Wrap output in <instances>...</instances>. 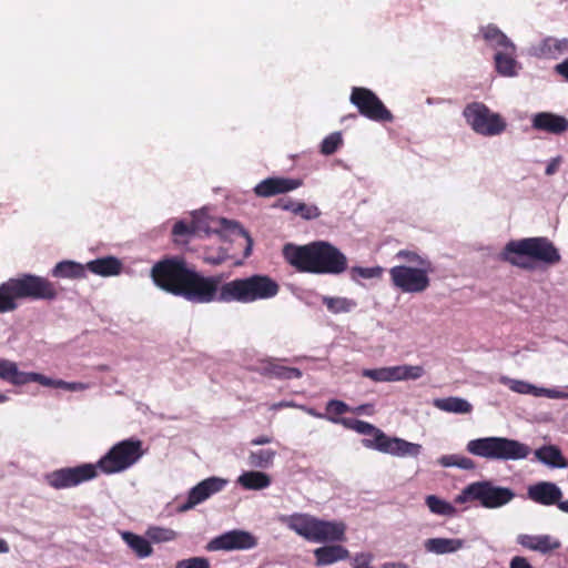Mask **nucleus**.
I'll list each match as a JSON object with an SVG mask.
<instances>
[{
	"label": "nucleus",
	"instance_id": "nucleus-63",
	"mask_svg": "<svg viewBox=\"0 0 568 568\" xmlns=\"http://www.w3.org/2000/svg\"><path fill=\"white\" fill-rule=\"evenodd\" d=\"M8 400L9 396L0 392V404L7 403Z\"/></svg>",
	"mask_w": 568,
	"mask_h": 568
},
{
	"label": "nucleus",
	"instance_id": "nucleus-22",
	"mask_svg": "<svg viewBox=\"0 0 568 568\" xmlns=\"http://www.w3.org/2000/svg\"><path fill=\"white\" fill-rule=\"evenodd\" d=\"M315 519V516L305 513L280 515L277 517L282 525L308 541H312L313 538Z\"/></svg>",
	"mask_w": 568,
	"mask_h": 568
},
{
	"label": "nucleus",
	"instance_id": "nucleus-15",
	"mask_svg": "<svg viewBox=\"0 0 568 568\" xmlns=\"http://www.w3.org/2000/svg\"><path fill=\"white\" fill-rule=\"evenodd\" d=\"M425 371L419 365H397L379 368H365L362 372L367 377L377 383L415 381L424 375Z\"/></svg>",
	"mask_w": 568,
	"mask_h": 568
},
{
	"label": "nucleus",
	"instance_id": "nucleus-43",
	"mask_svg": "<svg viewBox=\"0 0 568 568\" xmlns=\"http://www.w3.org/2000/svg\"><path fill=\"white\" fill-rule=\"evenodd\" d=\"M343 145V135L341 132H333L324 138L320 150L324 155L334 154Z\"/></svg>",
	"mask_w": 568,
	"mask_h": 568
},
{
	"label": "nucleus",
	"instance_id": "nucleus-16",
	"mask_svg": "<svg viewBox=\"0 0 568 568\" xmlns=\"http://www.w3.org/2000/svg\"><path fill=\"white\" fill-rule=\"evenodd\" d=\"M257 545V539L248 531L234 529L219 535L206 545L207 551L248 550Z\"/></svg>",
	"mask_w": 568,
	"mask_h": 568
},
{
	"label": "nucleus",
	"instance_id": "nucleus-36",
	"mask_svg": "<svg viewBox=\"0 0 568 568\" xmlns=\"http://www.w3.org/2000/svg\"><path fill=\"white\" fill-rule=\"evenodd\" d=\"M280 206L284 211H288L296 215H300L304 220H314L321 215L320 209L314 204H306L303 202L288 200L285 202H281Z\"/></svg>",
	"mask_w": 568,
	"mask_h": 568
},
{
	"label": "nucleus",
	"instance_id": "nucleus-28",
	"mask_svg": "<svg viewBox=\"0 0 568 568\" xmlns=\"http://www.w3.org/2000/svg\"><path fill=\"white\" fill-rule=\"evenodd\" d=\"M254 371L261 375L275 377L278 379H293L302 377V372L298 368L284 366L274 359L262 361Z\"/></svg>",
	"mask_w": 568,
	"mask_h": 568
},
{
	"label": "nucleus",
	"instance_id": "nucleus-56",
	"mask_svg": "<svg viewBox=\"0 0 568 568\" xmlns=\"http://www.w3.org/2000/svg\"><path fill=\"white\" fill-rule=\"evenodd\" d=\"M91 387L89 383L82 382H69L68 390L70 392H83Z\"/></svg>",
	"mask_w": 568,
	"mask_h": 568
},
{
	"label": "nucleus",
	"instance_id": "nucleus-62",
	"mask_svg": "<svg viewBox=\"0 0 568 568\" xmlns=\"http://www.w3.org/2000/svg\"><path fill=\"white\" fill-rule=\"evenodd\" d=\"M559 510L565 514H568V499L562 500V503H560Z\"/></svg>",
	"mask_w": 568,
	"mask_h": 568
},
{
	"label": "nucleus",
	"instance_id": "nucleus-25",
	"mask_svg": "<svg viewBox=\"0 0 568 568\" xmlns=\"http://www.w3.org/2000/svg\"><path fill=\"white\" fill-rule=\"evenodd\" d=\"M478 34L495 53L505 49L513 50V45L515 44L513 40L494 23L481 26L478 30Z\"/></svg>",
	"mask_w": 568,
	"mask_h": 568
},
{
	"label": "nucleus",
	"instance_id": "nucleus-5",
	"mask_svg": "<svg viewBox=\"0 0 568 568\" xmlns=\"http://www.w3.org/2000/svg\"><path fill=\"white\" fill-rule=\"evenodd\" d=\"M57 296L58 291L48 278L23 273L0 284V314L16 311L21 300L53 301Z\"/></svg>",
	"mask_w": 568,
	"mask_h": 568
},
{
	"label": "nucleus",
	"instance_id": "nucleus-11",
	"mask_svg": "<svg viewBox=\"0 0 568 568\" xmlns=\"http://www.w3.org/2000/svg\"><path fill=\"white\" fill-rule=\"evenodd\" d=\"M433 271L432 263H425V266L395 265L389 268V277L393 286L400 292L420 294L430 286L429 275Z\"/></svg>",
	"mask_w": 568,
	"mask_h": 568
},
{
	"label": "nucleus",
	"instance_id": "nucleus-23",
	"mask_svg": "<svg viewBox=\"0 0 568 568\" xmlns=\"http://www.w3.org/2000/svg\"><path fill=\"white\" fill-rule=\"evenodd\" d=\"M495 70L498 74L506 78L517 77L521 70V64L517 60V45H513V50L505 49L494 53Z\"/></svg>",
	"mask_w": 568,
	"mask_h": 568
},
{
	"label": "nucleus",
	"instance_id": "nucleus-59",
	"mask_svg": "<svg viewBox=\"0 0 568 568\" xmlns=\"http://www.w3.org/2000/svg\"><path fill=\"white\" fill-rule=\"evenodd\" d=\"M381 568H410V567L404 561H386L381 566Z\"/></svg>",
	"mask_w": 568,
	"mask_h": 568
},
{
	"label": "nucleus",
	"instance_id": "nucleus-32",
	"mask_svg": "<svg viewBox=\"0 0 568 568\" xmlns=\"http://www.w3.org/2000/svg\"><path fill=\"white\" fill-rule=\"evenodd\" d=\"M236 484L246 490H263L271 486V476L258 470L243 471L236 479Z\"/></svg>",
	"mask_w": 568,
	"mask_h": 568
},
{
	"label": "nucleus",
	"instance_id": "nucleus-34",
	"mask_svg": "<svg viewBox=\"0 0 568 568\" xmlns=\"http://www.w3.org/2000/svg\"><path fill=\"white\" fill-rule=\"evenodd\" d=\"M31 372L19 371L18 364L10 359L0 358V378L12 385L21 386L29 383Z\"/></svg>",
	"mask_w": 568,
	"mask_h": 568
},
{
	"label": "nucleus",
	"instance_id": "nucleus-42",
	"mask_svg": "<svg viewBox=\"0 0 568 568\" xmlns=\"http://www.w3.org/2000/svg\"><path fill=\"white\" fill-rule=\"evenodd\" d=\"M439 465L443 467H457L464 470H474L476 467L475 462L462 455H444L438 459Z\"/></svg>",
	"mask_w": 568,
	"mask_h": 568
},
{
	"label": "nucleus",
	"instance_id": "nucleus-45",
	"mask_svg": "<svg viewBox=\"0 0 568 568\" xmlns=\"http://www.w3.org/2000/svg\"><path fill=\"white\" fill-rule=\"evenodd\" d=\"M36 382L45 387H55L68 390L69 382L62 379H53L43 374L31 372L29 383Z\"/></svg>",
	"mask_w": 568,
	"mask_h": 568
},
{
	"label": "nucleus",
	"instance_id": "nucleus-47",
	"mask_svg": "<svg viewBox=\"0 0 568 568\" xmlns=\"http://www.w3.org/2000/svg\"><path fill=\"white\" fill-rule=\"evenodd\" d=\"M396 256L405 260L407 262L406 265L425 266V263H432L426 256H422L416 252L407 250L399 251Z\"/></svg>",
	"mask_w": 568,
	"mask_h": 568
},
{
	"label": "nucleus",
	"instance_id": "nucleus-3",
	"mask_svg": "<svg viewBox=\"0 0 568 568\" xmlns=\"http://www.w3.org/2000/svg\"><path fill=\"white\" fill-rule=\"evenodd\" d=\"M497 260L511 266L531 271L535 262L546 265H555L561 256L554 243L544 236L510 240L498 253Z\"/></svg>",
	"mask_w": 568,
	"mask_h": 568
},
{
	"label": "nucleus",
	"instance_id": "nucleus-2",
	"mask_svg": "<svg viewBox=\"0 0 568 568\" xmlns=\"http://www.w3.org/2000/svg\"><path fill=\"white\" fill-rule=\"evenodd\" d=\"M283 256L300 272L338 275L347 270V257L336 246L325 241L306 245L287 243Z\"/></svg>",
	"mask_w": 568,
	"mask_h": 568
},
{
	"label": "nucleus",
	"instance_id": "nucleus-37",
	"mask_svg": "<svg viewBox=\"0 0 568 568\" xmlns=\"http://www.w3.org/2000/svg\"><path fill=\"white\" fill-rule=\"evenodd\" d=\"M276 452L271 448H262L257 450H251L248 453L247 462L248 465L257 469H267L273 466Z\"/></svg>",
	"mask_w": 568,
	"mask_h": 568
},
{
	"label": "nucleus",
	"instance_id": "nucleus-52",
	"mask_svg": "<svg viewBox=\"0 0 568 568\" xmlns=\"http://www.w3.org/2000/svg\"><path fill=\"white\" fill-rule=\"evenodd\" d=\"M353 559L356 562L354 568H372L371 564L374 560V556L371 552H357Z\"/></svg>",
	"mask_w": 568,
	"mask_h": 568
},
{
	"label": "nucleus",
	"instance_id": "nucleus-50",
	"mask_svg": "<svg viewBox=\"0 0 568 568\" xmlns=\"http://www.w3.org/2000/svg\"><path fill=\"white\" fill-rule=\"evenodd\" d=\"M537 397H547L551 399H568V392L558 388L538 387Z\"/></svg>",
	"mask_w": 568,
	"mask_h": 568
},
{
	"label": "nucleus",
	"instance_id": "nucleus-44",
	"mask_svg": "<svg viewBox=\"0 0 568 568\" xmlns=\"http://www.w3.org/2000/svg\"><path fill=\"white\" fill-rule=\"evenodd\" d=\"M36 382L45 387H55L68 390L69 382L62 379H53L43 374L31 372L29 383Z\"/></svg>",
	"mask_w": 568,
	"mask_h": 568
},
{
	"label": "nucleus",
	"instance_id": "nucleus-58",
	"mask_svg": "<svg viewBox=\"0 0 568 568\" xmlns=\"http://www.w3.org/2000/svg\"><path fill=\"white\" fill-rule=\"evenodd\" d=\"M273 438L267 435H261L251 440V445L253 446H260V445H266L272 443Z\"/></svg>",
	"mask_w": 568,
	"mask_h": 568
},
{
	"label": "nucleus",
	"instance_id": "nucleus-12",
	"mask_svg": "<svg viewBox=\"0 0 568 568\" xmlns=\"http://www.w3.org/2000/svg\"><path fill=\"white\" fill-rule=\"evenodd\" d=\"M99 476L97 466L92 463H83L72 467H61L43 475L45 485L55 489L63 490L78 487L84 483L91 481Z\"/></svg>",
	"mask_w": 568,
	"mask_h": 568
},
{
	"label": "nucleus",
	"instance_id": "nucleus-39",
	"mask_svg": "<svg viewBox=\"0 0 568 568\" xmlns=\"http://www.w3.org/2000/svg\"><path fill=\"white\" fill-rule=\"evenodd\" d=\"M430 513L439 516L453 517L456 515V508L448 501L437 497L436 495H428L425 498Z\"/></svg>",
	"mask_w": 568,
	"mask_h": 568
},
{
	"label": "nucleus",
	"instance_id": "nucleus-19",
	"mask_svg": "<svg viewBox=\"0 0 568 568\" xmlns=\"http://www.w3.org/2000/svg\"><path fill=\"white\" fill-rule=\"evenodd\" d=\"M302 181L290 178H267L254 186V193L258 197H271L298 189Z\"/></svg>",
	"mask_w": 568,
	"mask_h": 568
},
{
	"label": "nucleus",
	"instance_id": "nucleus-9",
	"mask_svg": "<svg viewBox=\"0 0 568 568\" xmlns=\"http://www.w3.org/2000/svg\"><path fill=\"white\" fill-rule=\"evenodd\" d=\"M516 498V493L491 480H480L467 485L455 498L457 504L478 501L487 509H498L507 506Z\"/></svg>",
	"mask_w": 568,
	"mask_h": 568
},
{
	"label": "nucleus",
	"instance_id": "nucleus-46",
	"mask_svg": "<svg viewBox=\"0 0 568 568\" xmlns=\"http://www.w3.org/2000/svg\"><path fill=\"white\" fill-rule=\"evenodd\" d=\"M383 274V267L373 266V267H362L355 266L351 270L352 280L356 281L358 277L361 278H378Z\"/></svg>",
	"mask_w": 568,
	"mask_h": 568
},
{
	"label": "nucleus",
	"instance_id": "nucleus-35",
	"mask_svg": "<svg viewBox=\"0 0 568 568\" xmlns=\"http://www.w3.org/2000/svg\"><path fill=\"white\" fill-rule=\"evenodd\" d=\"M433 406L452 414H469L473 410V405L467 399L456 396L435 398Z\"/></svg>",
	"mask_w": 568,
	"mask_h": 568
},
{
	"label": "nucleus",
	"instance_id": "nucleus-48",
	"mask_svg": "<svg viewBox=\"0 0 568 568\" xmlns=\"http://www.w3.org/2000/svg\"><path fill=\"white\" fill-rule=\"evenodd\" d=\"M326 412L325 415L338 417L345 413H351V407L345 402L331 399L326 404Z\"/></svg>",
	"mask_w": 568,
	"mask_h": 568
},
{
	"label": "nucleus",
	"instance_id": "nucleus-38",
	"mask_svg": "<svg viewBox=\"0 0 568 568\" xmlns=\"http://www.w3.org/2000/svg\"><path fill=\"white\" fill-rule=\"evenodd\" d=\"M322 302L333 314L349 313L357 306L356 301L343 296H323Z\"/></svg>",
	"mask_w": 568,
	"mask_h": 568
},
{
	"label": "nucleus",
	"instance_id": "nucleus-20",
	"mask_svg": "<svg viewBox=\"0 0 568 568\" xmlns=\"http://www.w3.org/2000/svg\"><path fill=\"white\" fill-rule=\"evenodd\" d=\"M568 53V38L546 37L530 48V54L538 59L557 60Z\"/></svg>",
	"mask_w": 568,
	"mask_h": 568
},
{
	"label": "nucleus",
	"instance_id": "nucleus-57",
	"mask_svg": "<svg viewBox=\"0 0 568 568\" xmlns=\"http://www.w3.org/2000/svg\"><path fill=\"white\" fill-rule=\"evenodd\" d=\"M297 407L301 408L306 414H308V415H311L313 417H316V418H323V419H327L328 420V417L331 416V415H325V414L318 413L317 410H315L312 407H307V406H297Z\"/></svg>",
	"mask_w": 568,
	"mask_h": 568
},
{
	"label": "nucleus",
	"instance_id": "nucleus-40",
	"mask_svg": "<svg viewBox=\"0 0 568 568\" xmlns=\"http://www.w3.org/2000/svg\"><path fill=\"white\" fill-rule=\"evenodd\" d=\"M146 537L150 542L162 544L174 541L179 534L169 527L162 526H150L145 531Z\"/></svg>",
	"mask_w": 568,
	"mask_h": 568
},
{
	"label": "nucleus",
	"instance_id": "nucleus-33",
	"mask_svg": "<svg viewBox=\"0 0 568 568\" xmlns=\"http://www.w3.org/2000/svg\"><path fill=\"white\" fill-rule=\"evenodd\" d=\"M536 459L550 468H567L568 463L555 445H544L534 452Z\"/></svg>",
	"mask_w": 568,
	"mask_h": 568
},
{
	"label": "nucleus",
	"instance_id": "nucleus-13",
	"mask_svg": "<svg viewBox=\"0 0 568 568\" xmlns=\"http://www.w3.org/2000/svg\"><path fill=\"white\" fill-rule=\"evenodd\" d=\"M349 102L363 116L375 122H392L394 116L383 101L369 89L353 87Z\"/></svg>",
	"mask_w": 568,
	"mask_h": 568
},
{
	"label": "nucleus",
	"instance_id": "nucleus-60",
	"mask_svg": "<svg viewBox=\"0 0 568 568\" xmlns=\"http://www.w3.org/2000/svg\"><path fill=\"white\" fill-rule=\"evenodd\" d=\"M10 551V546L8 541L0 537V555L8 554Z\"/></svg>",
	"mask_w": 568,
	"mask_h": 568
},
{
	"label": "nucleus",
	"instance_id": "nucleus-55",
	"mask_svg": "<svg viewBox=\"0 0 568 568\" xmlns=\"http://www.w3.org/2000/svg\"><path fill=\"white\" fill-rule=\"evenodd\" d=\"M351 413L356 415H372L374 413V407L372 404H364L356 407H351Z\"/></svg>",
	"mask_w": 568,
	"mask_h": 568
},
{
	"label": "nucleus",
	"instance_id": "nucleus-7",
	"mask_svg": "<svg viewBox=\"0 0 568 568\" xmlns=\"http://www.w3.org/2000/svg\"><path fill=\"white\" fill-rule=\"evenodd\" d=\"M466 450L476 457L503 462L526 459L531 453L527 444L501 436L471 439L467 443Z\"/></svg>",
	"mask_w": 568,
	"mask_h": 568
},
{
	"label": "nucleus",
	"instance_id": "nucleus-18",
	"mask_svg": "<svg viewBox=\"0 0 568 568\" xmlns=\"http://www.w3.org/2000/svg\"><path fill=\"white\" fill-rule=\"evenodd\" d=\"M527 496L530 500L542 506L556 505L559 508L560 503H562L561 488L551 481H539L530 485L527 489Z\"/></svg>",
	"mask_w": 568,
	"mask_h": 568
},
{
	"label": "nucleus",
	"instance_id": "nucleus-61",
	"mask_svg": "<svg viewBox=\"0 0 568 568\" xmlns=\"http://www.w3.org/2000/svg\"><path fill=\"white\" fill-rule=\"evenodd\" d=\"M295 406L296 405L294 403H291V402H281V403L274 404L273 408L277 409V408H282V407H295Z\"/></svg>",
	"mask_w": 568,
	"mask_h": 568
},
{
	"label": "nucleus",
	"instance_id": "nucleus-29",
	"mask_svg": "<svg viewBox=\"0 0 568 568\" xmlns=\"http://www.w3.org/2000/svg\"><path fill=\"white\" fill-rule=\"evenodd\" d=\"M119 534L121 539L136 556V558L145 559L152 556L153 547L146 536L144 537L128 530H121Z\"/></svg>",
	"mask_w": 568,
	"mask_h": 568
},
{
	"label": "nucleus",
	"instance_id": "nucleus-6",
	"mask_svg": "<svg viewBox=\"0 0 568 568\" xmlns=\"http://www.w3.org/2000/svg\"><path fill=\"white\" fill-rule=\"evenodd\" d=\"M217 227L211 230L209 222L205 220L204 214L202 212L192 213V217L190 222L185 220L176 221L172 229V235L174 240H187L191 235L199 234L204 232L210 234L211 232L217 233L222 239L236 241H244V257L251 255L253 247V240L248 235V233L235 221L220 219L216 221Z\"/></svg>",
	"mask_w": 568,
	"mask_h": 568
},
{
	"label": "nucleus",
	"instance_id": "nucleus-14",
	"mask_svg": "<svg viewBox=\"0 0 568 568\" xmlns=\"http://www.w3.org/2000/svg\"><path fill=\"white\" fill-rule=\"evenodd\" d=\"M227 484V479L217 476L201 480L189 490L185 501L178 507V511L186 513L194 509L196 506L209 500L212 496L223 491Z\"/></svg>",
	"mask_w": 568,
	"mask_h": 568
},
{
	"label": "nucleus",
	"instance_id": "nucleus-26",
	"mask_svg": "<svg viewBox=\"0 0 568 568\" xmlns=\"http://www.w3.org/2000/svg\"><path fill=\"white\" fill-rule=\"evenodd\" d=\"M329 544L314 549L313 554L317 567L329 566L349 558L351 554L346 547L337 542Z\"/></svg>",
	"mask_w": 568,
	"mask_h": 568
},
{
	"label": "nucleus",
	"instance_id": "nucleus-8",
	"mask_svg": "<svg viewBox=\"0 0 568 568\" xmlns=\"http://www.w3.org/2000/svg\"><path fill=\"white\" fill-rule=\"evenodd\" d=\"M144 453L140 439H123L114 444L93 466L104 475L120 474L133 467Z\"/></svg>",
	"mask_w": 568,
	"mask_h": 568
},
{
	"label": "nucleus",
	"instance_id": "nucleus-53",
	"mask_svg": "<svg viewBox=\"0 0 568 568\" xmlns=\"http://www.w3.org/2000/svg\"><path fill=\"white\" fill-rule=\"evenodd\" d=\"M562 162H564V159L561 155H557V156L548 160L547 164H546V169H545V174L547 176L555 175L559 171Z\"/></svg>",
	"mask_w": 568,
	"mask_h": 568
},
{
	"label": "nucleus",
	"instance_id": "nucleus-27",
	"mask_svg": "<svg viewBox=\"0 0 568 568\" xmlns=\"http://www.w3.org/2000/svg\"><path fill=\"white\" fill-rule=\"evenodd\" d=\"M465 547L466 541L460 538L435 537L424 541L425 551L438 556L455 554Z\"/></svg>",
	"mask_w": 568,
	"mask_h": 568
},
{
	"label": "nucleus",
	"instance_id": "nucleus-4",
	"mask_svg": "<svg viewBox=\"0 0 568 568\" xmlns=\"http://www.w3.org/2000/svg\"><path fill=\"white\" fill-rule=\"evenodd\" d=\"M328 422L339 424L358 434L369 436L362 440V445L365 448L397 458H416L420 455L423 449L420 444L412 443L396 436H388L382 429L364 420L329 416Z\"/></svg>",
	"mask_w": 568,
	"mask_h": 568
},
{
	"label": "nucleus",
	"instance_id": "nucleus-30",
	"mask_svg": "<svg viewBox=\"0 0 568 568\" xmlns=\"http://www.w3.org/2000/svg\"><path fill=\"white\" fill-rule=\"evenodd\" d=\"M85 266L87 271L102 277L116 276L122 271V262L112 255L92 260Z\"/></svg>",
	"mask_w": 568,
	"mask_h": 568
},
{
	"label": "nucleus",
	"instance_id": "nucleus-49",
	"mask_svg": "<svg viewBox=\"0 0 568 568\" xmlns=\"http://www.w3.org/2000/svg\"><path fill=\"white\" fill-rule=\"evenodd\" d=\"M174 568H210V561L205 557H191L179 560Z\"/></svg>",
	"mask_w": 568,
	"mask_h": 568
},
{
	"label": "nucleus",
	"instance_id": "nucleus-21",
	"mask_svg": "<svg viewBox=\"0 0 568 568\" xmlns=\"http://www.w3.org/2000/svg\"><path fill=\"white\" fill-rule=\"evenodd\" d=\"M531 128L539 132L560 135L568 131V119L551 112H538L531 115Z\"/></svg>",
	"mask_w": 568,
	"mask_h": 568
},
{
	"label": "nucleus",
	"instance_id": "nucleus-54",
	"mask_svg": "<svg viewBox=\"0 0 568 568\" xmlns=\"http://www.w3.org/2000/svg\"><path fill=\"white\" fill-rule=\"evenodd\" d=\"M554 70L558 75L568 82V57L560 63L556 64Z\"/></svg>",
	"mask_w": 568,
	"mask_h": 568
},
{
	"label": "nucleus",
	"instance_id": "nucleus-17",
	"mask_svg": "<svg viewBox=\"0 0 568 568\" xmlns=\"http://www.w3.org/2000/svg\"><path fill=\"white\" fill-rule=\"evenodd\" d=\"M346 539V525L341 520H323L316 517L312 542H342Z\"/></svg>",
	"mask_w": 568,
	"mask_h": 568
},
{
	"label": "nucleus",
	"instance_id": "nucleus-24",
	"mask_svg": "<svg viewBox=\"0 0 568 568\" xmlns=\"http://www.w3.org/2000/svg\"><path fill=\"white\" fill-rule=\"evenodd\" d=\"M516 541L521 547L540 554H548L560 547V541L550 535L519 534Z\"/></svg>",
	"mask_w": 568,
	"mask_h": 568
},
{
	"label": "nucleus",
	"instance_id": "nucleus-31",
	"mask_svg": "<svg viewBox=\"0 0 568 568\" xmlns=\"http://www.w3.org/2000/svg\"><path fill=\"white\" fill-rule=\"evenodd\" d=\"M51 275L55 278L82 280L87 277V266L72 260H63L54 265Z\"/></svg>",
	"mask_w": 568,
	"mask_h": 568
},
{
	"label": "nucleus",
	"instance_id": "nucleus-1",
	"mask_svg": "<svg viewBox=\"0 0 568 568\" xmlns=\"http://www.w3.org/2000/svg\"><path fill=\"white\" fill-rule=\"evenodd\" d=\"M150 275L160 290L197 304H250L273 298L280 291L278 284L266 275L235 278L221 285L220 276H203L179 256L155 263Z\"/></svg>",
	"mask_w": 568,
	"mask_h": 568
},
{
	"label": "nucleus",
	"instance_id": "nucleus-10",
	"mask_svg": "<svg viewBox=\"0 0 568 568\" xmlns=\"http://www.w3.org/2000/svg\"><path fill=\"white\" fill-rule=\"evenodd\" d=\"M466 123L477 134L483 136H497L507 129L506 120L497 112L491 111L481 102H471L463 111Z\"/></svg>",
	"mask_w": 568,
	"mask_h": 568
},
{
	"label": "nucleus",
	"instance_id": "nucleus-41",
	"mask_svg": "<svg viewBox=\"0 0 568 568\" xmlns=\"http://www.w3.org/2000/svg\"><path fill=\"white\" fill-rule=\"evenodd\" d=\"M499 383L506 385L510 390L515 393L524 395L529 394L537 397L538 386H535L528 382L510 378L508 376H500Z\"/></svg>",
	"mask_w": 568,
	"mask_h": 568
},
{
	"label": "nucleus",
	"instance_id": "nucleus-51",
	"mask_svg": "<svg viewBox=\"0 0 568 568\" xmlns=\"http://www.w3.org/2000/svg\"><path fill=\"white\" fill-rule=\"evenodd\" d=\"M229 257V254L225 250L220 248L216 252H206L204 254V261L212 264V265H219L226 261Z\"/></svg>",
	"mask_w": 568,
	"mask_h": 568
}]
</instances>
